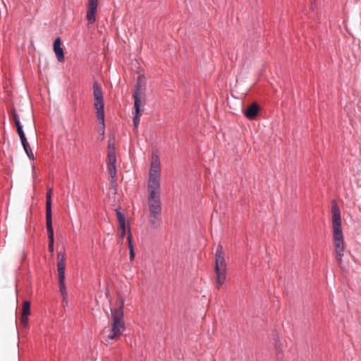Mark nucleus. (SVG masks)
Here are the masks:
<instances>
[{"label": "nucleus", "mask_w": 361, "mask_h": 361, "mask_svg": "<svg viewBox=\"0 0 361 361\" xmlns=\"http://www.w3.org/2000/svg\"><path fill=\"white\" fill-rule=\"evenodd\" d=\"M61 41L60 37H58L55 39L54 42V49L61 47Z\"/></svg>", "instance_id": "obj_27"}, {"label": "nucleus", "mask_w": 361, "mask_h": 361, "mask_svg": "<svg viewBox=\"0 0 361 361\" xmlns=\"http://www.w3.org/2000/svg\"><path fill=\"white\" fill-rule=\"evenodd\" d=\"M54 53L59 61L63 62L64 61V53L63 49L59 47L54 49Z\"/></svg>", "instance_id": "obj_22"}, {"label": "nucleus", "mask_w": 361, "mask_h": 361, "mask_svg": "<svg viewBox=\"0 0 361 361\" xmlns=\"http://www.w3.org/2000/svg\"><path fill=\"white\" fill-rule=\"evenodd\" d=\"M119 228L121 230L120 238L123 240L126 234V231L128 230V231H130L129 226H127L126 224H124L123 227H119Z\"/></svg>", "instance_id": "obj_24"}, {"label": "nucleus", "mask_w": 361, "mask_h": 361, "mask_svg": "<svg viewBox=\"0 0 361 361\" xmlns=\"http://www.w3.org/2000/svg\"><path fill=\"white\" fill-rule=\"evenodd\" d=\"M57 270L59 274V290L62 297L66 300L68 294L65 285V269H66V254L64 252H59L57 255Z\"/></svg>", "instance_id": "obj_4"}, {"label": "nucleus", "mask_w": 361, "mask_h": 361, "mask_svg": "<svg viewBox=\"0 0 361 361\" xmlns=\"http://www.w3.org/2000/svg\"><path fill=\"white\" fill-rule=\"evenodd\" d=\"M16 128H17V132H18V134L20 137V141L21 142H25V141H27V138L25 135V133L23 130V126L22 125H18L16 126Z\"/></svg>", "instance_id": "obj_23"}, {"label": "nucleus", "mask_w": 361, "mask_h": 361, "mask_svg": "<svg viewBox=\"0 0 361 361\" xmlns=\"http://www.w3.org/2000/svg\"><path fill=\"white\" fill-rule=\"evenodd\" d=\"M62 304H63V307H65L66 305H67V304H68L67 298H66V300H64V298H63Z\"/></svg>", "instance_id": "obj_29"}, {"label": "nucleus", "mask_w": 361, "mask_h": 361, "mask_svg": "<svg viewBox=\"0 0 361 361\" xmlns=\"http://www.w3.org/2000/svg\"><path fill=\"white\" fill-rule=\"evenodd\" d=\"M160 161L158 155L153 154L149 171V177H160Z\"/></svg>", "instance_id": "obj_10"}, {"label": "nucleus", "mask_w": 361, "mask_h": 361, "mask_svg": "<svg viewBox=\"0 0 361 361\" xmlns=\"http://www.w3.org/2000/svg\"><path fill=\"white\" fill-rule=\"evenodd\" d=\"M160 214L161 212H156L154 213V212H149V224H150V228L152 229H157L161 223L160 219Z\"/></svg>", "instance_id": "obj_15"}, {"label": "nucleus", "mask_w": 361, "mask_h": 361, "mask_svg": "<svg viewBox=\"0 0 361 361\" xmlns=\"http://www.w3.org/2000/svg\"><path fill=\"white\" fill-rule=\"evenodd\" d=\"M128 243L129 250H134L133 245V235L130 233V231L128 232Z\"/></svg>", "instance_id": "obj_25"}, {"label": "nucleus", "mask_w": 361, "mask_h": 361, "mask_svg": "<svg viewBox=\"0 0 361 361\" xmlns=\"http://www.w3.org/2000/svg\"><path fill=\"white\" fill-rule=\"evenodd\" d=\"M149 194L160 195V177H149Z\"/></svg>", "instance_id": "obj_11"}, {"label": "nucleus", "mask_w": 361, "mask_h": 361, "mask_svg": "<svg viewBox=\"0 0 361 361\" xmlns=\"http://www.w3.org/2000/svg\"><path fill=\"white\" fill-rule=\"evenodd\" d=\"M116 216L118 222V227H123L126 224V217L124 214L120 212L119 209H116Z\"/></svg>", "instance_id": "obj_19"}, {"label": "nucleus", "mask_w": 361, "mask_h": 361, "mask_svg": "<svg viewBox=\"0 0 361 361\" xmlns=\"http://www.w3.org/2000/svg\"><path fill=\"white\" fill-rule=\"evenodd\" d=\"M214 272L215 287L219 290L226 280L227 273L224 252L221 244L218 245L216 252L215 253Z\"/></svg>", "instance_id": "obj_3"}, {"label": "nucleus", "mask_w": 361, "mask_h": 361, "mask_svg": "<svg viewBox=\"0 0 361 361\" xmlns=\"http://www.w3.org/2000/svg\"><path fill=\"white\" fill-rule=\"evenodd\" d=\"M135 114L133 118V124H134L135 128L137 129L138 127V125L140 123V116H141L140 106H138L137 109L136 107H135Z\"/></svg>", "instance_id": "obj_20"}, {"label": "nucleus", "mask_w": 361, "mask_h": 361, "mask_svg": "<svg viewBox=\"0 0 361 361\" xmlns=\"http://www.w3.org/2000/svg\"><path fill=\"white\" fill-rule=\"evenodd\" d=\"M51 195L52 188H49L46 195V221H52Z\"/></svg>", "instance_id": "obj_13"}, {"label": "nucleus", "mask_w": 361, "mask_h": 361, "mask_svg": "<svg viewBox=\"0 0 361 361\" xmlns=\"http://www.w3.org/2000/svg\"><path fill=\"white\" fill-rule=\"evenodd\" d=\"M332 227L334 231L341 230V219L340 209L335 201L331 203Z\"/></svg>", "instance_id": "obj_7"}, {"label": "nucleus", "mask_w": 361, "mask_h": 361, "mask_svg": "<svg viewBox=\"0 0 361 361\" xmlns=\"http://www.w3.org/2000/svg\"><path fill=\"white\" fill-rule=\"evenodd\" d=\"M334 245L335 247L336 258L338 265L342 267V257L344 255L345 245L342 230L334 231Z\"/></svg>", "instance_id": "obj_6"}, {"label": "nucleus", "mask_w": 361, "mask_h": 361, "mask_svg": "<svg viewBox=\"0 0 361 361\" xmlns=\"http://www.w3.org/2000/svg\"><path fill=\"white\" fill-rule=\"evenodd\" d=\"M145 90L146 84L145 78L142 75H140L137 79V83L133 92V98L135 100L134 107L137 109L138 106H141L142 105V102L145 99Z\"/></svg>", "instance_id": "obj_5"}, {"label": "nucleus", "mask_w": 361, "mask_h": 361, "mask_svg": "<svg viewBox=\"0 0 361 361\" xmlns=\"http://www.w3.org/2000/svg\"><path fill=\"white\" fill-rule=\"evenodd\" d=\"M21 143H22V145H23L24 150H25L26 154L27 155V157L30 159H35L34 154L32 152V149H31L29 143L27 142V141H25V142H21Z\"/></svg>", "instance_id": "obj_21"}, {"label": "nucleus", "mask_w": 361, "mask_h": 361, "mask_svg": "<svg viewBox=\"0 0 361 361\" xmlns=\"http://www.w3.org/2000/svg\"><path fill=\"white\" fill-rule=\"evenodd\" d=\"M11 114H12V117H13V119L14 121L16 126H18V125H20L21 123H20L19 117H18V116L16 114L15 110L12 111Z\"/></svg>", "instance_id": "obj_26"}, {"label": "nucleus", "mask_w": 361, "mask_h": 361, "mask_svg": "<svg viewBox=\"0 0 361 361\" xmlns=\"http://www.w3.org/2000/svg\"><path fill=\"white\" fill-rule=\"evenodd\" d=\"M115 137L114 135H111L109 137L108 141V157L112 154L114 157H116V151H115Z\"/></svg>", "instance_id": "obj_18"}, {"label": "nucleus", "mask_w": 361, "mask_h": 361, "mask_svg": "<svg viewBox=\"0 0 361 361\" xmlns=\"http://www.w3.org/2000/svg\"><path fill=\"white\" fill-rule=\"evenodd\" d=\"M135 258V253L134 250H130V261H133Z\"/></svg>", "instance_id": "obj_28"}, {"label": "nucleus", "mask_w": 361, "mask_h": 361, "mask_svg": "<svg viewBox=\"0 0 361 361\" xmlns=\"http://www.w3.org/2000/svg\"><path fill=\"white\" fill-rule=\"evenodd\" d=\"M93 95L94 106L96 109V116L99 121L97 130L102 135V140H103L104 138L105 133L104 102L102 87L97 82H94L93 84Z\"/></svg>", "instance_id": "obj_2"}, {"label": "nucleus", "mask_w": 361, "mask_h": 361, "mask_svg": "<svg viewBox=\"0 0 361 361\" xmlns=\"http://www.w3.org/2000/svg\"><path fill=\"white\" fill-rule=\"evenodd\" d=\"M116 158L112 154L110 157H108V171L112 178H115L116 176Z\"/></svg>", "instance_id": "obj_17"}, {"label": "nucleus", "mask_w": 361, "mask_h": 361, "mask_svg": "<svg viewBox=\"0 0 361 361\" xmlns=\"http://www.w3.org/2000/svg\"><path fill=\"white\" fill-rule=\"evenodd\" d=\"M47 230L48 233L49 238V245L48 249L51 253L54 252V229L52 227V221H46Z\"/></svg>", "instance_id": "obj_14"}, {"label": "nucleus", "mask_w": 361, "mask_h": 361, "mask_svg": "<svg viewBox=\"0 0 361 361\" xmlns=\"http://www.w3.org/2000/svg\"><path fill=\"white\" fill-rule=\"evenodd\" d=\"M124 298L118 295L115 303L111 307L109 326L103 329V338L106 343L111 341H118L126 330L124 315Z\"/></svg>", "instance_id": "obj_1"}, {"label": "nucleus", "mask_w": 361, "mask_h": 361, "mask_svg": "<svg viewBox=\"0 0 361 361\" xmlns=\"http://www.w3.org/2000/svg\"><path fill=\"white\" fill-rule=\"evenodd\" d=\"M148 204L149 212H161L160 195L149 194Z\"/></svg>", "instance_id": "obj_9"}, {"label": "nucleus", "mask_w": 361, "mask_h": 361, "mask_svg": "<svg viewBox=\"0 0 361 361\" xmlns=\"http://www.w3.org/2000/svg\"><path fill=\"white\" fill-rule=\"evenodd\" d=\"M30 314V302L27 300L23 302L20 324L26 327L28 324V316Z\"/></svg>", "instance_id": "obj_12"}, {"label": "nucleus", "mask_w": 361, "mask_h": 361, "mask_svg": "<svg viewBox=\"0 0 361 361\" xmlns=\"http://www.w3.org/2000/svg\"><path fill=\"white\" fill-rule=\"evenodd\" d=\"M98 1L99 0H88L86 19L89 24H93L95 22V15L97 13Z\"/></svg>", "instance_id": "obj_8"}, {"label": "nucleus", "mask_w": 361, "mask_h": 361, "mask_svg": "<svg viewBox=\"0 0 361 361\" xmlns=\"http://www.w3.org/2000/svg\"><path fill=\"white\" fill-rule=\"evenodd\" d=\"M258 112L259 106L256 103H253L245 110V115L248 119L253 120L257 116Z\"/></svg>", "instance_id": "obj_16"}]
</instances>
